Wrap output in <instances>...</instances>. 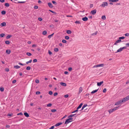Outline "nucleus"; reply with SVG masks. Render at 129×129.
Returning a JSON list of instances; mask_svg holds the SVG:
<instances>
[{
  "label": "nucleus",
  "mask_w": 129,
  "mask_h": 129,
  "mask_svg": "<svg viewBox=\"0 0 129 129\" xmlns=\"http://www.w3.org/2000/svg\"><path fill=\"white\" fill-rule=\"evenodd\" d=\"M119 0H109V2H112L114 3L115 2H117Z\"/></svg>",
  "instance_id": "nucleus-21"
},
{
  "label": "nucleus",
  "mask_w": 129,
  "mask_h": 129,
  "mask_svg": "<svg viewBox=\"0 0 129 129\" xmlns=\"http://www.w3.org/2000/svg\"><path fill=\"white\" fill-rule=\"evenodd\" d=\"M82 20L84 21H86L88 20V18L87 17H85L82 18Z\"/></svg>",
  "instance_id": "nucleus-8"
},
{
  "label": "nucleus",
  "mask_w": 129,
  "mask_h": 129,
  "mask_svg": "<svg viewBox=\"0 0 129 129\" xmlns=\"http://www.w3.org/2000/svg\"><path fill=\"white\" fill-rule=\"evenodd\" d=\"M75 23H76L77 24H80V22L79 21H76L75 22Z\"/></svg>",
  "instance_id": "nucleus-38"
},
{
  "label": "nucleus",
  "mask_w": 129,
  "mask_h": 129,
  "mask_svg": "<svg viewBox=\"0 0 129 129\" xmlns=\"http://www.w3.org/2000/svg\"><path fill=\"white\" fill-rule=\"evenodd\" d=\"M35 82L37 83H39V81L38 79H36L35 80Z\"/></svg>",
  "instance_id": "nucleus-50"
},
{
  "label": "nucleus",
  "mask_w": 129,
  "mask_h": 129,
  "mask_svg": "<svg viewBox=\"0 0 129 129\" xmlns=\"http://www.w3.org/2000/svg\"><path fill=\"white\" fill-rule=\"evenodd\" d=\"M82 105L83 104L82 103L80 104L79 106H78V107L77 108V109H79L81 108Z\"/></svg>",
  "instance_id": "nucleus-24"
},
{
  "label": "nucleus",
  "mask_w": 129,
  "mask_h": 129,
  "mask_svg": "<svg viewBox=\"0 0 129 129\" xmlns=\"http://www.w3.org/2000/svg\"><path fill=\"white\" fill-rule=\"evenodd\" d=\"M124 38H125V37H120L119 38V39L120 40H121V39H124Z\"/></svg>",
  "instance_id": "nucleus-44"
},
{
  "label": "nucleus",
  "mask_w": 129,
  "mask_h": 129,
  "mask_svg": "<svg viewBox=\"0 0 129 129\" xmlns=\"http://www.w3.org/2000/svg\"><path fill=\"white\" fill-rule=\"evenodd\" d=\"M11 52V51L10 50H7L6 51V53L8 54H10Z\"/></svg>",
  "instance_id": "nucleus-16"
},
{
  "label": "nucleus",
  "mask_w": 129,
  "mask_h": 129,
  "mask_svg": "<svg viewBox=\"0 0 129 129\" xmlns=\"http://www.w3.org/2000/svg\"><path fill=\"white\" fill-rule=\"evenodd\" d=\"M48 53L50 55L52 54V52L50 50H48Z\"/></svg>",
  "instance_id": "nucleus-59"
},
{
  "label": "nucleus",
  "mask_w": 129,
  "mask_h": 129,
  "mask_svg": "<svg viewBox=\"0 0 129 129\" xmlns=\"http://www.w3.org/2000/svg\"><path fill=\"white\" fill-rule=\"evenodd\" d=\"M5 36V34H4L3 33L1 34H0V37H3Z\"/></svg>",
  "instance_id": "nucleus-29"
},
{
  "label": "nucleus",
  "mask_w": 129,
  "mask_h": 129,
  "mask_svg": "<svg viewBox=\"0 0 129 129\" xmlns=\"http://www.w3.org/2000/svg\"><path fill=\"white\" fill-rule=\"evenodd\" d=\"M103 83V81H102L100 82H98L97 83V85L98 86H100Z\"/></svg>",
  "instance_id": "nucleus-7"
},
{
  "label": "nucleus",
  "mask_w": 129,
  "mask_h": 129,
  "mask_svg": "<svg viewBox=\"0 0 129 129\" xmlns=\"http://www.w3.org/2000/svg\"><path fill=\"white\" fill-rule=\"evenodd\" d=\"M62 42L63 43H66L67 42V41L65 40H63L62 41Z\"/></svg>",
  "instance_id": "nucleus-43"
},
{
  "label": "nucleus",
  "mask_w": 129,
  "mask_h": 129,
  "mask_svg": "<svg viewBox=\"0 0 129 129\" xmlns=\"http://www.w3.org/2000/svg\"><path fill=\"white\" fill-rule=\"evenodd\" d=\"M5 71L7 72H8L9 71V69L8 68H6L5 69Z\"/></svg>",
  "instance_id": "nucleus-52"
},
{
  "label": "nucleus",
  "mask_w": 129,
  "mask_h": 129,
  "mask_svg": "<svg viewBox=\"0 0 129 129\" xmlns=\"http://www.w3.org/2000/svg\"><path fill=\"white\" fill-rule=\"evenodd\" d=\"M129 100V95L126 96L122 100V102H124Z\"/></svg>",
  "instance_id": "nucleus-2"
},
{
  "label": "nucleus",
  "mask_w": 129,
  "mask_h": 129,
  "mask_svg": "<svg viewBox=\"0 0 129 129\" xmlns=\"http://www.w3.org/2000/svg\"><path fill=\"white\" fill-rule=\"evenodd\" d=\"M49 11H50V12H52V13H54V14H56V13L55 12H54V11H52L51 10H49Z\"/></svg>",
  "instance_id": "nucleus-45"
},
{
  "label": "nucleus",
  "mask_w": 129,
  "mask_h": 129,
  "mask_svg": "<svg viewBox=\"0 0 129 129\" xmlns=\"http://www.w3.org/2000/svg\"><path fill=\"white\" fill-rule=\"evenodd\" d=\"M54 34V33H53L51 35H49L48 37V38L49 39L51 37H52V36H53Z\"/></svg>",
  "instance_id": "nucleus-28"
},
{
  "label": "nucleus",
  "mask_w": 129,
  "mask_h": 129,
  "mask_svg": "<svg viewBox=\"0 0 129 129\" xmlns=\"http://www.w3.org/2000/svg\"><path fill=\"white\" fill-rule=\"evenodd\" d=\"M97 31H96V32L94 33L93 34H91V35L93 36L96 35L97 33Z\"/></svg>",
  "instance_id": "nucleus-37"
},
{
  "label": "nucleus",
  "mask_w": 129,
  "mask_h": 129,
  "mask_svg": "<svg viewBox=\"0 0 129 129\" xmlns=\"http://www.w3.org/2000/svg\"><path fill=\"white\" fill-rule=\"evenodd\" d=\"M10 43V42L8 41H5V43L7 44H9Z\"/></svg>",
  "instance_id": "nucleus-35"
},
{
  "label": "nucleus",
  "mask_w": 129,
  "mask_h": 129,
  "mask_svg": "<svg viewBox=\"0 0 129 129\" xmlns=\"http://www.w3.org/2000/svg\"><path fill=\"white\" fill-rule=\"evenodd\" d=\"M51 111L52 112H55L56 111V110L55 109H52L51 110Z\"/></svg>",
  "instance_id": "nucleus-61"
},
{
  "label": "nucleus",
  "mask_w": 129,
  "mask_h": 129,
  "mask_svg": "<svg viewBox=\"0 0 129 129\" xmlns=\"http://www.w3.org/2000/svg\"><path fill=\"white\" fill-rule=\"evenodd\" d=\"M18 64L19 65H20L22 66H24L25 64H22L20 62H19L18 63Z\"/></svg>",
  "instance_id": "nucleus-40"
},
{
  "label": "nucleus",
  "mask_w": 129,
  "mask_h": 129,
  "mask_svg": "<svg viewBox=\"0 0 129 129\" xmlns=\"http://www.w3.org/2000/svg\"><path fill=\"white\" fill-rule=\"evenodd\" d=\"M104 66L103 64H101L96 65H95L93 67V68H97L98 67H102Z\"/></svg>",
  "instance_id": "nucleus-3"
},
{
  "label": "nucleus",
  "mask_w": 129,
  "mask_h": 129,
  "mask_svg": "<svg viewBox=\"0 0 129 129\" xmlns=\"http://www.w3.org/2000/svg\"><path fill=\"white\" fill-rule=\"evenodd\" d=\"M49 94L50 95H51L53 94V92L52 91H50L49 92Z\"/></svg>",
  "instance_id": "nucleus-48"
},
{
  "label": "nucleus",
  "mask_w": 129,
  "mask_h": 129,
  "mask_svg": "<svg viewBox=\"0 0 129 129\" xmlns=\"http://www.w3.org/2000/svg\"><path fill=\"white\" fill-rule=\"evenodd\" d=\"M98 90H99V89H97L93 90L91 92V93H95Z\"/></svg>",
  "instance_id": "nucleus-19"
},
{
  "label": "nucleus",
  "mask_w": 129,
  "mask_h": 129,
  "mask_svg": "<svg viewBox=\"0 0 129 129\" xmlns=\"http://www.w3.org/2000/svg\"><path fill=\"white\" fill-rule=\"evenodd\" d=\"M124 35L125 36H129V34L128 33H126Z\"/></svg>",
  "instance_id": "nucleus-53"
},
{
  "label": "nucleus",
  "mask_w": 129,
  "mask_h": 129,
  "mask_svg": "<svg viewBox=\"0 0 129 129\" xmlns=\"http://www.w3.org/2000/svg\"><path fill=\"white\" fill-rule=\"evenodd\" d=\"M23 115V114L22 113H18L17 114V115Z\"/></svg>",
  "instance_id": "nucleus-56"
},
{
  "label": "nucleus",
  "mask_w": 129,
  "mask_h": 129,
  "mask_svg": "<svg viewBox=\"0 0 129 129\" xmlns=\"http://www.w3.org/2000/svg\"><path fill=\"white\" fill-rule=\"evenodd\" d=\"M87 106V104H84L83 105V107L84 108L85 107Z\"/></svg>",
  "instance_id": "nucleus-57"
},
{
  "label": "nucleus",
  "mask_w": 129,
  "mask_h": 129,
  "mask_svg": "<svg viewBox=\"0 0 129 129\" xmlns=\"http://www.w3.org/2000/svg\"><path fill=\"white\" fill-rule=\"evenodd\" d=\"M96 9H94L91 11L90 13L92 14L93 15H94L96 13Z\"/></svg>",
  "instance_id": "nucleus-6"
},
{
  "label": "nucleus",
  "mask_w": 129,
  "mask_h": 129,
  "mask_svg": "<svg viewBox=\"0 0 129 129\" xmlns=\"http://www.w3.org/2000/svg\"><path fill=\"white\" fill-rule=\"evenodd\" d=\"M48 5L51 8H52L53 7V6L51 3H49L48 4Z\"/></svg>",
  "instance_id": "nucleus-12"
},
{
  "label": "nucleus",
  "mask_w": 129,
  "mask_h": 129,
  "mask_svg": "<svg viewBox=\"0 0 129 129\" xmlns=\"http://www.w3.org/2000/svg\"><path fill=\"white\" fill-rule=\"evenodd\" d=\"M108 5V4L107 2H104L102 4L100 5L102 7H104L105 6H107Z\"/></svg>",
  "instance_id": "nucleus-4"
},
{
  "label": "nucleus",
  "mask_w": 129,
  "mask_h": 129,
  "mask_svg": "<svg viewBox=\"0 0 129 129\" xmlns=\"http://www.w3.org/2000/svg\"><path fill=\"white\" fill-rule=\"evenodd\" d=\"M67 33L68 34H71L72 33V31L70 30H68L67 31Z\"/></svg>",
  "instance_id": "nucleus-26"
},
{
  "label": "nucleus",
  "mask_w": 129,
  "mask_h": 129,
  "mask_svg": "<svg viewBox=\"0 0 129 129\" xmlns=\"http://www.w3.org/2000/svg\"><path fill=\"white\" fill-rule=\"evenodd\" d=\"M37 61V60L36 59H34L33 60V62L34 63L36 62Z\"/></svg>",
  "instance_id": "nucleus-46"
},
{
  "label": "nucleus",
  "mask_w": 129,
  "mask_h": 129,
  "mask_svg": "<svg viewBox=\"0 0 129 129\" xmlns=\"http://www.w3.org/2000/svg\"><path fill=\"white\" fill-rule=\"evenodd\" d=\"M118 107H116L114 108H113V109H114V111H115V110H116L117 109Z\"/></svg>",
  "instance_id": "nucleus-49"
},
{
  "label": "nucleus",
  "mask_w": 129,
  "mask_h": 129,
  "mask_svg": "<svg viewBox=\"0 0 129 129\" xmlns=\"http://www.w3.org/2000/svg\"><path fill=\"white\" fill-rule=\"evenodd\" d=\"M38 7L37 6H35L34 7V8L35 9H37L38 8Z\"/></svg>",
  "instance_id": "nucleus-54"
},
{
  "label": "nucleus",
  "mask_w": 129,
  "mask_h": 129,
  "mask_svg": "<svg viewBox=\"0 0 129 129\" xmlns=\"http://www.w3.org/2000/svg\"><path fill=\"white\" fill-rule=\"evenodd\" d=\"M121 41V40L119 39L117 40L116 42L114 44V45H116L117 43H118L120 42Z\"/></svg>",
  "instance_id": "nucleus-15"
},
{
  "label": "nucleus",
  "mask_w": 129,
  "mask_h": 129,
  "mask_svg": "<svg viewBox=\"0 0 129 129\" xmlns=\"http://www.w3.org/2000/svg\"><path fill=\"white\" fill-rule=\"evenodd\" d=\"M75 116V117H76L77 116V115H76V114H71L70 115H69L68 116V118H70V117H72L74 116H75Z\"/></svg>",
  "instance_id": "nucleus-10"
},
{
  "label": "nucleus",
  "mask_w": 129,
  "mask_h": 129,
  "mask_svg": "<svg viewBox=\"0 0 129 129\" xmlns=\"http://www.w3.org/2000/svg\"><path fill=\"white\" fill-rule=\"evenodd\" d=\"M62 124V123L59 122V123H56V124H55L54 125V126H55L56 127H57V126H59V125H61Z\"/></svg>",
  "instance_id": "nucleus-11"
},
{
  "label": "nucleus",
  "mask_w": 129,
  "mask_h": 129,
  "mask_svg": "<svg viewBox=\"0 0 129 129\" xmlns=\"http://www.w3.org/2000/svg\"><path fill=\"white\" fill-rule=\"evenodd\" d=\"M6 23L5 22H3L2 23L0 24V26L2 27H3L6 26Z\"/></svg>",
  "instance_id": "nucleus-9"
},
{
  "label": "nucleus",
  "mask_w": 129,
  "mask_h": 129,
  "mask_svg": "<svg viewBox=\"0 0 129 129\" xmlns=\"http://www.w3.org/2000/svg\"><path fill=\"white\" fill-rule=\"evenodd\" d=\"M65 38L66 40H68L69 38V37L68 36H66L65 37Z\"/></svg>",
  "instance_id": "nucleus-42"
},
{
  "label": "nucleus",
  "mask_w": 129,
  "mask_h": 129,
  "mask_svg": "<svg viewBox=\"0 0 129 129\" xmlns=\"http://www.w3.org/2000/svg\"><path fill=\"white\" fill-rule=\"evenodd\" d=\"M106 90H107L105 88H104V89H103V92H106Z\"/></svg>",
  "instance_id": "nucleus-60"
},
{
  "label": "nucleus",
  "mask_w": 129,
  "mask_h": 129,
  "mask_svg": "<svg viewBox=\"0 0 129 129\" xmlns=\"http://www.w3.org/2000/svg\"><path fill=\"white\" fill-rule=\"evenodd\" d=\"M72 69V68L71 67L69 68L68 69V70L69 71H71Z\"/></svg>",
  "instance_id": "nucleus-64"
},
{
  "label": "nucleus",
  "mask_w": 129,
  "mask_h": 129,
  "mask_svg": "<svg viewBox=\"0 0 129 129\" xmlns=\"http://www.w3.org/2000/svg\"><path fill=\"white\" fill-rule=\"evenodd\" d=\"M114 110V109H110L108 111V112H109L110 113H111L113 112Z\"/></svg>",
  "instance_id": "nucleus-23"
},
{
  "label": "nucleus",
  "mask_w": 129,
  "mask_h": 129,
  "mask_svg": "<svg viewBox=\"0 0 129 129\" xmlns=\"http://www.w3.org/2000/svg\"><path fill=\"white\" fill-rule=\"evenodd\" d=\"M26 54L28 56H30L31 55V54L30 53L27 52L26 53Z\"/></svg>",
  "instance_id": "nucleus-34"
},
{
  "label": "nucleus",
  "mask_w": 129,
  "mask_h": 129,
  "mask_svg": "<svg viewBox=\"0 0 129 129\" xmlns=\"http://www.w3.org/2000/svg\"><path fill=\"white\" fill-rule=\"evenodd\" d=\"M118 49L117 51L115 53H116L117 52H120L122 50V49Z\"/></svg>",
  "instance_id": "nucleus-31"
},
{
  "label": "nucleus",
  "mask_w": 129,
  "mask_h": 129,
  "mask_svg": "<svg viewBox=\"0 0 129 129\" xmlns=\"http://www.w3.org/2000/svg\"><path fill=\"white\" fill-rule=\"evenodd\" d=\"M31 67L30 66H28L26 67V69L27 70H29L30 69Z\"/></svg>",
  "instance_id": "nucleus-36"
},
{
  "label": "nucleus",
  "mask_w": 129,
  "mask_h": 129,
  "mask_svg": "<svg viewBox=\"0 0 129 129\" xmlns=\"http://www.w3.org/2000/svg\"><path fill=\"white\" fill-rule=\"evenodd\" d=\"M58 94L56 92L54 93V96H56Z\"/></svg>",
  "instance_id": "nucleus-62"
},
{
  "label": "nucleus",
  "mask_w": 129,
  "mask_h": 129,
  "mask_svg": "<svg viewBox=\"0 0 129 129\" xmlns=\"http://www.w3.org/2000/svg\"><path fill=\"white\" fill-rule=\"evenodd\" d=\"M47 33V32L46 31H44L43 32L42 34L44 35H45Z\"/></svg>",
  "instance_id": "nucleus-32"
},
{
  "label": "nucleus",
  "mask_w": 129,
  "mask_h": 129,
  "mask_svg": "<svg viewBox=\"0 0 129 129\" xmlns=\"http://www.w3.org/2000/svg\"><path fill=\"white\" fill-rule=\"evenodd\" d=\"M0 90L1 91H4V88H1Z\"/></svg>",
  "instance_id": "nucleus-63"
},
{
  "label": "nucleus",
  "mask_w": 129,
  "mask_h": 129,
  "mask_svg": "<svg viewBox=\"0 0 129 129\" xmlns=\"http://www.w3.org/2000/svg\"><path fill=\"white\" fill-rule=\"evenodd\" d=\"M14 2L15 3H24L25 2Z\"/></svg>",
  "instance_id": "nucleus-25"
},
{
  "label": "nucleus",
  "mask_w": 129,
  "mask_h": 129,
  "mask_svg": "<svg viewBox=\"0 0 129 129\" xmlns=\"http://www.w3.org/2000/svg\"><path fill=\"white\" fill-rule=\"evenodd\" d=\"M6 11H5L3 10L2 11L1 14L3 15H4L6 14Z\"/></svg>",
  "instance_id": "nucleus-22"
},
{
  "label": "nucleus",
  "mask_w": 129,
  "mask_h": 129,
  "mask_svg": "<svg viewBox=\"0 0 129 129\" xmlns=\"http://www.w3.org/2000/svg\"><path fill=\"white\" fill-rule=\"evenodd\" d=\"M78 109H77H77L76 110H75L74 111H73L72 112V113H75V112H77L78 111Z\"/></svg>",
  "instance_id": "nucleus-41"
},
{
  "label": "nucleus",
  "mask_w": 129,
  "mask_h": 129,
  "mask_svg": "<svg viewBox=\"0 0 129 129\" xmlns=\"http://www.w3.org/2000/svg\"><path fill=\"white\" fill-rule=\"evenodd\" d=\"M52 3L53 4H54L55 5H56L57 4V3H56V2H55V1H52Z\"/></svg>",
  "instance_id": "nucleus-47"
},
{
  "label": "nucleus",
  "mask_w": 129,
  "mask_h": 129,
  "mask_svg": "<svg viewBox=\"0 0 129 129\" xmlns=\"http://www.w3.org/2000/svg\"><path fill=\"white\" fill-rule=\"evenodd\" d=\"M40 93V91H37L36 93V94H39Z\"/></svg>",
  "instance_id": "nucleus-51"
},
{
  "label": "nucleus",
  "mask_w": 129,
  "mask_h": 129,
  "mask_svg": "<svg viewBox=\"0 0 129 129\" xmlns=\"http://www.w3.org/2000/svg\"><path fill=\"white\" fill-rule=\"evenodd\" d=\"M14 67V68H15V69H18L20 68V67L19 66L17 65L15 66Z\"/></svg>",
  "instance_id": "nucleus-18"
},
{
  "label": "nucleus",
  "mask_w": 129,
  "mask_h": 129,
  "mask_svg": "<svg viewBox=\"0 0 129 129\" xmlns=\"http://www.w3.org/2000/svg\"><path fill=\"white\" fill-rule=\"evenodd\" d=\"M73 118H69L68 119H67L65 121L64 124H67L70 122L72 121Z\"/></svg>",
  "instance_id": "nucleus-1"
},
{
  "label": "nucleus",
  "mask_w": 129,
  "mask_h": 129,
  "mask_svg": "<svg viewBox=\"0 0 129 129\" xmlns=\"http://www.w3.org/2000/svg\"><path fill=\"white\" fill-rule=\"evenodd\" d=\"M82 90H83L82 88L81 87H80L79 89V93H80L82 91Z\"/></svg>",
  "instance_id": "nucleus-13"
},
{
  "label": "nucleus",
  "mask_w": 129,
  "mask_h": 129,
  "mask_svg": "<svg viewBox=\"0 0 129 129\" xmlns=\"http://www.w3.org/2000/svg\"><path fill=\"white\" fill-rule=\"evenodd\" d=\"M51 105V103H49L47 105V106L48 107H50Z\"/></svg>",
  "instance_id": "nucleus-39"
},
{
  "label": "nucleus",
  "mask_w": 129,
  "mask_h": 129,
  "mask_svg": "<svg viewBox=\"0 0 129 129\" xmlns=\"http://www.w3.org/2000/svg\"><path fill=\"white\" fill-rule=\"evenodd\" d=\"M102 19L105 20L106 19V17L105 15H103L102 17Z\"/></svg>",
  "instance_id": "nucleus-27"
},
{
  "label": "nucleus",
  "mask_w": 129,
  "mask_h": 129,
  "mask_svg": "<svg viewBox=\"0 0 129 129\" xmlns=\"http://www.w3.org/2000/svg\"><path fill=\"white\" fill-rule=\"evenodd\" d=\"M122 103H123L122 102V100L119 101L117 102H116L115 104V105H118L121 104Z\"/></svg>",
  "instance_id": "nucleus-5"
},
{
  "label": "nucleus",
  "mask_w": 129,
  "mask_h": 129,
  "mask_svg": "<svg viewBox=\"0 0 129 129\" xmlns=\"http://www.w3.org/2000/svg\"><path fill=\"white\" fill-rule=\"evenodd\" d=\"M5 5L7 7H9V3H6L5 4Z\"/></svg>",
  "instance_id": "nucleus-30"
},
{
  "label": "nucleus",
  "mask_w": 129,
  "mask_h": 129,
  "mask_svg": "<svg viewBox=\"0 0 129 129\" xmlns=\"http://www.w3.org/2000/svg\"><path fill=\"white\" fill-rule=\"evenodd\" d=\"M60 84L62 86H66V84L65 83L61 82L60 83Z\"/></svg>",
  "instance_id": "nucleus-14"
},
{
  "label": "nucleus",
  "mask_w": 129,
  "mask_h": 129,
  "mask_svg": "<svg viewBox=\"0 0 129 129\" xmlns=\"http://www.w3.org/2000/svg\"><path fill=\"white\" fill-rule=\"evenodd\" d=\"M32 60H30L29 61H27L26 62V63L27 64H28L29 63H30L32 62Z\"/></svg>",
  "instance_id": "nucleus-33"
},
{
  "label": "nucleus",
  "mask_w": 129,
  "mask_h": 129,
  "mask_svg": "<svg viewBox=\"0 0 129 129\" xmlns=\"http://www.w3.org/2000/svg\"><path fill=\"white\" fill-rule=\"evenodd\" d=\"M55 126H52L49 128V129H53L54 127Z\"/></svg>",
  "instance_id": "nucleus-55"
},
{
  "label": "nucleus",
  "mask_w": 129,
  "mask_h": 129,
  "mask_svg": "<svg viewBox=\"0 0 129 129\" xmlns=\"http://www.w3.org/2000/svg\"><path fill=\"white\" fill-rule=\"evenodd\" d=\"M12 37V36L11 35H8L6 37L7 39H8Z\"/></svg>",
  "instance_id": "nucleus-20"
},
{
  "label": "nucleus",
  "mask_w": 129,
  "mask_h": 129,
  "mask_svg": "<svg viewBox=\"0 0 129 129\" xmlns=\"http://www.w3.org/2000/svg\"><path fill=\"white\" fill-rule=\"evenodd\" d=\"M24 115L26 117H29V116L27 112H25L24 113Z\"/></svg>",
  "instance_id": "nucleus-17"
},
{
  "label": "nucleus",
  "mask_w": 129,
  "mask_h": 129,
  "mask_svg": "<svg viewBox=\"0 0 129 129\" xmlns=\"http://www.w3.org/2000/svg\"><path fill=\"white\" fill-rule=\"evenodd\" d=\"M36 45L35 44H33L32 45V48L36 47Z\"/></svg>",
  "instance_id": "nucleus-58"
}]
</instances>
